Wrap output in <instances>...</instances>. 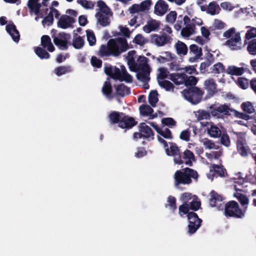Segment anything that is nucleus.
Here are the masks:
<instances>
[{"mask_svg":"<svg viewBox=\"0 0 256 256\" xmlns=\"http://www.w3.org/2000/svg\"><path fill=\"white\" fill-rule=\"evenodd\" d=\"M196 115L197 118V120L198 121L204 120H209L210 118L209 112L204 110H198Z\"/></svg>","mask_w":256,"mask_h":256,"instance_id":"46","label":"nucleus"},{"mask_svg":"<svg viewBox=\"0 0 256 256\" xmlns=\"http://www.w3.org/2000/svg\"><path fill=\"white\" fill-rule=\"evenodd\" d=\"M72 69L70 66H58L54 70V74L58 76H60L66 73L70 72Z\"/></svg>","mask_w":256,"mask_h":256,"instance_id":"36","label":"nucleus"},{"mask_svg":"<svg viewBox=\"0 0 256 256\" xmlns=\"http://www.w3.org/2000/svg\"><path fill=\"white\" fill-rule=\"evenodd\" d=\"M177 13L176 11L170 12L166 17V20L167 22L173 24L176 20Z\"/></svg>","mask_w":256,"mask_h":256,"instance_id":"51","label":"nucleus"},{"mask_svg":"<svg viewBox=\"0 0 256 256\" xmlns=\"http://www.w3.org/2000/svg\"><path fill=\"white\" fill-rule=\"evenodd\" d=\"M158 134L166 139H172L173 138L171 131L168 128H164V130L161 129Z\"/></svg>","mask_w":256,"mask_h":256,"instance_id":"58","label":"nucleus"},{"mask_svg":"<svg viewBox=\"0 0 256 256\" xmlns=\"http://www.w3.org/2000/svg\"><path fill=\"white\" fill-rule=\"evenodd\" d=\"M76 38H74L72 45L75 48L80 49L84 45V40L80 36H78L77 34H76Z\"/></svg>","mask_w":256,"mask_h":256,"instance_id":"40","label":"nucleus"},{"mask_svg":"<svg viewBox=\"0 0 256 256\" xmlns=\"http://www.w3.org/2000/svg\"><path fill=\"white\" fill-rule=\"evenodd\" d=\"M151 72L149 66H145L144 68H140L136 72V78L143 82L148 83L150 80V74Z\"/></svg>","mask_w":256,"mask_h":256,"instance_id":"13","label":"nucleus"},{"mask_svg":"<svg viewBox=\"0 0 256 256\" xmlns=\"http://www.w3.org/2000/svg\"><path fill=\"white\" fill-rule=\"evenodd\" d=\"M128 48V44L125 38L119 37L111 38L106 44L100 46L96 54L100 58L118 56L122 52L126 51Z\"/></svg>","mask_w":256,"mask_h":256,"instance_id":"1","label":"nucleus"},{"mask_svg":"<svg viewBox=\"0 0 256 256\" xmlns=\"http://www.w3.org/2000/svg\"><path fill=\"white\" fill-rule=\"evenodd\" d=\"M201 124L204 126H206L208 125L210 127H208L207 131L208 134L212 138H219L222 135V131L217 126L212 123H209L208 122H201Z\"/></svg>","mask_w":256,"mask_h":256,"instance_id":"17","label":"nucleus"},{"mask_svg":"<svg viewBox=\"0 0 256 256\" xmlns=\"http://www.w3.org/2000/svg\"><path fill=\"white\" fill-rule=\"evenodd\" d=\"M34 51L36 54L41 59H48L50 58V54L41 47H36Z\"/></svg>","mask_w":256,"mask_h":256,"instance_id":"39","label":"nucleus"},{"mask_svg":"<svg viewBox=\"0 0 256 256\" xmlns=\"http://www.w3.org/2000/svg\"><path fill=\"white\" fill-rule=\"evenodd\" d=\"M105 74L114 80L124 81L120 70L118 67L112 66H106L104 68Z\"/></svg>","mask_w":256,"mask_h":256,"instance_id":"12","label":"nucleus"},{"mask_svg":"<svg viewBox=\"0 0 256 256\" xmlns=\"http://www.w3.org/2000/svg\"><path fill=\"white\" fill-rule=\"evenodd\" d=\"M172 40V38L164 32H160V34H152L150 36L151 42L158 46L171 44Z\"/></svg>","mask_w":256,"mask_h":256,"instance_id":"7","label":"nucleus"},{"mask_svg":"<svg viewBox=\"0 0 256 256\" xmlns=\"http://www.w3.org/2000/svg\"><path fill=\"white\" fill-rule=\"evenodd\" d=\"M204 88L207 90L208 96L211 97L216 92V84L213 78H210L204 81Z\"/></svg>","mask_w":256,"mask_h":256,"instance_id":"20","label":"nucleus"},{"mask_svg":"<svg viewBox=\"0 0 256 256\" xmlns=\"http://www.w3.org/2000/svg\"><path fill=\"white\" fill-rule=\"evenodd\" d=\"M210 198L209 200V203L211 206L214 207L216 206V204L222 201V197L218 194L214 190H212L210 192Z\"/></svg>","mask_w":256,"mask_h":256,"instance_id":"30","label":"nucleus"},{"mask_svg":"<svg viewBox=\"0 0 256 256\" xmlns=\"http://www.w3.org/2000/svg\"><path fill=\"white\" fill-rule=\"evenodd\" d=\"M70 35L64 32L58 34V36L54 38V44L61 50H66L68 48V40Z\"/></svg>","mask_w":256,"mask_h":256,"instance_id":"9","label":"nucleus"},{"mask_svg":"<svg viewBox=\"0 0 256 256\" xmlns=\"http://www.w3.org/2000/svg\"><path fill=\"white\" fill-rule=\"evenodd\" d=\"M159 86L166 91H173L174 88V85L168 80H158Z\"/></svg>","mask_w":256,"mask_h":256,"instance_id":"38","label":"nucleus"},{"mask_svg":"<svg viewBox=\"0 0 256 256\" xmlns=\"http://www.w3.org/2000/svg\"><path fill=\"white\" fill-rule=\"evenodd\" d=\"M241 108L246 113L251 114L255 112V109L252 104L250 102H242L241 104Z\"/></svg>","mask_w":256,"mask_h":256,"instance_id":"42","label":"nucleus"},{"mask_svg":"<svg viewBox=\"0 0 256 256\" xmlns=\"http://www.w3.org/2000/svg\"><path fill=\"white\" fill-rule=\"evenodd\" d=\"M167 202L165 206L166 208L168 207L173 212L176 210V198L174 196H170L168 198Z\"/></svg>","mask_w":256,"mask_h":256,"instance_id":"45","label":"nucleus"},{"mask_svg":"<svg viewBox=\"0 0 256 256\" xmlns=\"http://www.w3.org/2000/svg\"><path fill=\"white\" fill-rule=\"evenodd\" d=\"M220 142L222 144L226 146H228L230 145L229 136L227 134H222L220 136Z\"/></svg>","mask_w":256,"mask_h":256,"instance_id":"60","label":"nucleus"},{"mask_svg":"<svg viewBox=\"0 0 256 256\" xmlns=\"http://www.w3.org/2000/svg\"><path fill=\"white\" fill-rule=\"evenodd\" d=\"M102 60L96 56H92L90 59V64L94 68H100L102 66Z\"/></svg>","mask_w":256,"mask_h":256,"instance_id":"53","label":"nucleus"},{"mask_svg":"<svg viewBox=\"0 0 256 256\" xmlns=\"http://www.w3.org/2000/svg\"><path fill=\"white\" fill-rule=\"evenodd\" d=\"M41 46L46 48L50 52H53L55 48L51 42L50 37L48 35H44L41 38Z\"/></svg>","mask_w":256,"mask_h":256,"instance_id":"26","label":"nucleus"},{"mask_svg":"<svg viewBox=\"0 0 256 256\" xmlns=\"http://www.w3.org/2000/svg\"><path fill=\"white\" fill-rule=\"evenodd\" d=\"M190 53L191 54L194 55V56L190 57L189 58L190 62H196L202 55V49L195 44H192L190 46Z\"/></svg>","mask_w":256,"mask_h":256,"instance_id":"19","label":"nucleus"},{"mask_svg":"<svg viewBox=\"0 0 256 256\" xmlns=\"http://www.w3.org/2000/svg\"><path fill=\"white\" fill-rule=\"evenodd\" d=\"M170 147L166 148V152L168 156L174 157V162L175 164H182L184 161L182 160V152L179 147L174 142H170Z\"/></svg>","mask_w":256,"mask_h":256,"instance_id":"6","label":"nucleus"},{"mask_svg":"<svg viewBox=\"0 0 256 256\" xmlns=\"http://www.w3.org/2000/svg\"><path fill=\"white\" fill-rule=\"evenodd\" d=\"M244 72V68H238L235 66H230L226 68V73L232 76H241Z\"/></svg>","mask_w":256,"mask_h":256,"instance_id":"32","label":"nucleus"},{"mask_svg":"<svg viewBox=\"0 0 256 256\" xmlns=\"http://www.w3.org/2000/svg\"><path fill=\"white\" fill-rule=\"evenodd\" d=\"M201 206L200 202H195L192 200L190 202V204L183 203L178 208V213L180 216H182L184 214L188 215V213H190V210H192L194 211H197L200 209Z\"/></svg>","mask_w":256,"mask_h":256,"instance_id":"10","label":"nucleus"},{"mask_svg":"<svg viewBox=\"0 0 256 256\" xmlns=\"http://www.w3.org/2000/svg\"><path fill=\"white\" fill-rule=\"evenodd\" d=\"M112 14H104L102 13H96V17L100 24L102 26H106L110 24V16Z\"/></svg>","mask_w":256,"mask_h":256,"instance_id":"27","label":"nucleus"},{"mask_svg":"<svg viewBox=\"0 0 256 256\" xmlns=\"http://www.w3.org/2000/svg\"><path fill=\"white\" fill-rule=\"evenodd\" d=\"M254 37H256V28H252L247 31L246 34V38L250 40Z\"/></svg>","mask_w":256,"mask_h":256,"instance_id":"64","label":"nucleus"},{"mask_svg":"<svg viewBox=\"0 0 256 256\" xmlns=\"http://www.w3.org/2000/svg\"><path fill=\"white\" fill-rule=\"evenodd\" d=\"M6 30L12 36L14 42H18L19 41L20 34L16 28V26L13 23L8 24L6 26Z\"/></svg>","mask_w":256,"mask_h":256,"instance_id":"23","label":"nucleus"},{"mask_svg":"<svg viewBox=\"0 0 256 256\" xmlns=\"http://www.w3.org/2000/svg\"><path fill=\"white\" fill-rule=\"evenodd\" d=\"M152 4V2L151 0H145L142 2L140 4L141 12H144L146 10H148Z\"/></svg>","mask_w":256,"mask_h":256,"instance_id":"59","label":"nucleus"},{"mask_svg":"<svg viewBox=\"0 0 256 256\" xmlns=\"http://www.w3.org/2000/svg\"><path fill=\"white\" fill-rule=\"evenodd\" d=\"M186 79L184 84L186 86H193L196 85L198 82L196 78L194 76H188L186 75Z\"/></svg>","mask_w":256,"mask_h":256,"instance_id":"56","label":"nucleus"},{"mask_svg":"<svg viewBox=\"0 0 256 256\" xmlns=\"http://www.w3.org/2000/svg\"><path fill=\"white\" fill-rule=\"evenodd\" d=\"M102 92V94L108 98L113 97L112 94V88L109 78H107L106 80L104 82Z\"/></svg>","mask_w":256,"mask_h":256,"instance_id":"29","label":"nucleus"},{"mask_svg":"<svg viewBox=\"0 0 256 256\" xmlns=\"http://www.w3.org/2000/svg\"><path fill=\"white\" fill-rule=\"evenodd\" d=\"M158 93L156 90H152L150 92L148 96V102L153 107L156 106V104L158 100Z\"/></svg>","mask_w":256,"mask_h":256,"instance_id":"43","label":"nucleus"},{"mask_svg":"<svg viewBox=\"0 0 256 256\" xmlns=\"http://www.w3.org/2000/svg\"><path fill=\"white\" fill-rule=\"evenodd\" d=\"M246 208L247 207H246L242 210L236 202L230 200L225 204L224 214L226 217L242 218L244 216Z\"/></svg>","mask_w":256,"mask_h":256,"instance_id":"3","label":"nucleus"},{"mask_svg":"<svg viewBox=\"0 0 256 256\" xmlns=\"http://www.w3.org/2000/svg\"><path fill=\"white\" fill-rule=\"evenodd\" d=\"M138 122L135 120V118L128 115H126L124 114V116L122 117V119L120 122L119 127L122 128L127 130H130L134 126L138 124Z\"/></svg>","mask_w":256,"mask_h":256,"instance_id":"11","label":"nucleus"},{"mask_svg":"<svg viewBox=\"0 0 256 256\" xmlns=\"http://www.w3.org/2000/svg\"><path fill=\"white\" fill-rule=\"evenodd\" d=\"M234 196L238 199L242 206L248 205V198L242 193H236L234 194Z\"/></svg>","mask_w":256,"mask_h":256,"instance_id":"47","label":"nucleus"},{"mask_svg":"<svg viewBox=\"0 0 256 256\" xmlns=\"http://www.w3.org/2000/svg\"><path fill=\"white\" fill-rule=\"evenodd\" d=\"M220 10V8L216 2L213 1L208 6L207 14L212 16L218 14Z\"/></svg>","mask_w":256,"mask_h":256,"instance_id":"34","label":"nucleus"},{"mask_svg":"<svg viewBox=\"0 0 256 256\" xmlns=\"http://www.w3.org/2000/svg\"><path fill=\"white\" fill-rule=\"evenodd\" d=\"M182 160L184 163L190 166L193 165V162H195L196 159L194 153L190 150L186 149L183 153H182Z\"/></svg>","mask_w":256,"mask_h":256,"instance_id":"21","label":"nucleus"},{"mask_svg":"<svg viewBox=\"0 0 256 256\" xmlns=\"http://www.w3.org/2000/svg\"><path fill=\"white\" fill-rule=\"evenodd\" d=\"M187 217L188 219V222L190 221H192L193 222H198L199 220H202V219L199 218L198 214L193 212H191L190 213H188Z\"/></svg>","mask_w":256,"mask_h":256,"instance_id":"61","label":"nucleus"},{"mask_svg":"<svg viewBox=\"0 0 256 256\" xmlns=\"http://www.w3.org/2000/svg\"><path fill=\"white\" fill-rule=\"evenodd\" d=\"M116 89V95L124 97L130 94V88L124 84L114 86Z\"/></svg>","mask_w":256,"mask_h":256,"instance_id":"24","label":"nucleus"},{"mask_svg":"<svg viewBox=\"0 0 256 256\" xmlns=\"http://www.w3.org/2000/svg\"><path fill=\"white\" fill-rule=\"evenodd\" d=\"M210 108L212 115L218 118H220V115L229 116L230 114V112L234 111V110L230 108L228 104H226L218 106H211Z\"/></svg>","mask_w":256,"mask_h":256,"instance_id":"8","label":"nucleus"},{"mask_svg":"<svg viewBox=\"0 0 256 256\" xmlns=\"http://www.w3.org/2000/svg\"><path fill=\"white\" fill-rule=\"evenodd\" d=\"M160 22L155 20L150 19L148 20L147 24L145 25L142 29L146 33H150L151 32L155 31L159 28Z\"/></svg>","mask_w":256,"mask_h":256,"instance_id":"22","label":"nucleus"},{"mask_svg":"<svg viewBox=\"0 0 256 256\" xmlns=\"http://www.w3.org/2000/svg\"><path fill=\"white\" fill-rule=\"evenodd\" d=\"M128 59V64L130 66V68L131 70L134 72H137L138 70L140 68V66L135 62V59L134 58H130Z\"/></svg>","mask_w":256,"mask_h":256,"instance_id":"52","label":"nucleus"},{"mask_svg":"<svg viewBox=\"0 0 256 256\" xmlns=\"http://www.w3.org/2000/svg\"><path fill=\"white\" fill-rule=\"evenodd\" d=\"M28 6L31 12L34 13L36 15H38L42 7V4L36 2L35 3H28Z\"/></svg>","mask_w":256,"mask_h":256,"instance_id":"44","label":"nucleus"},{"mask_svg":"<svg viewBox=\"0 0 256 256\" xmlns=\"http://www.w3.org/2000/svg\"><path fill=\"white\" fill-rule=\"evenodd\" d=\"M120 72H122L123 80L124 81L127 82H132V76L127 72L124 66H121V70Z\"/></svg>","mask_w":256,"mask_h":256,"instance_id":"50","label":"nucleus"},{"mask_svg":"<svg viewBox=\"0 0 256 256\" xmlns=\"http://www.w3.org/2000/svg\"><path fill=\"white\" fill-rule=\"evenodd\" d=\"M97 4L99 7L100 10V11L97 13H102L104 14H112V12L110 10V9L108 6H107L104 1L99 0L97 2Z\"/></svg>","mask_w":256,"mask_h":256,"instance_id":"35","label":"nucleus"},{"mask_svg":"<svg viewBox=\"0 0 256 256\" xmlns=\"http://www.w3.org/2000/svg\"><path fill=\"white\" fill-rule=\"evenodd\" d=\"M212 168L214 169L215 172L218 174L220 176H224L226 169L224 168L222 166L214 164L212 166Z\"/></svg>","mask_w":256,"mask_h":256,"instance_id":"62","label":"nucleus"},{"mask_svg":"<svg viewBox=\"0 0 256 256\" xmlns=\"http://www.w3.org/2000/svg\"><path fill=\"white\" fill-rule=\"evenodd\" d=\"M176 84H184L186 74H171L168 78Z\"/></svg>","mask_w":256,"mask_h":256,"instance_id":"25","label":"nucleus"},{"mask_svg":"<svg viewBox=\"0 0 256 256\" xmlns=\"http://www.w3.org/2000/svg\"><path fill=\"white\" fill-rule=\"evenodd\" d=\"M174 47L178 55L185 56L187 54L188 48L186 45L183 42L178 40Z\"/></svg>","mask_w":256,"mask_h":256,"instance_id":"33","label":"nucleus"},{"mask_svg":"<svg viewBox=\"0 0 256 256\" xmlns=\"http://www.w3.org/2000/svg\"><path fill=\"white\" fill-rule=\"evenodd\" d=\"M180 200L183 203L190 204V202H200L198 200V197L196 195H192V193L186 192L182 193L180 196Z\"/></svg>","mask_w":256,"mask_h":256,"instance_id":"28","label":"nucleus"},{"mask_svg":"<svg viewBox=\"0 0 256 256\" xmlns=\"http://www.w3.org/2000/svg\"><path fill=\"white\" fill-rule=\"evenodd\" d=\"M202 220H199L198 222H189L188 228V232L193 234L199 228L202 224Z\"/></svg>","mask_w":256,"mask_h":256,"instance_id":"41","label":"nucleus"},{"mask_svg":"<svg viewBox=\"0 0 256 256\" xmlns=\"http://www.w3.org/2000/svg\"><path fill=\"white\" fill-rule=\"evenodd\" d=\"M74 22L75 20L73 18L64 14L60 17L58 22V26L62 28L66 29L70 27Z\"/></svg>","mask_w":256,"mask_h":256,"instance_id":"18","label":"nucleus"},{"mask_svg":"<svg viewBox=\"0 0 256 256\" xmlns=\"http://www.w3.org/2000/svg\"><path fill=\"white\" fill-rule=\"evenodd\" d=\"M168 10V5L164 0H158L155 4L154 12L158 16H164Z\"/></svg>","mask_w":256,"mask_h":256,"instance_id":"15","label":"nucleus"},{"mask_svg":"<svg viewBox=\"0 0 256 256\" xmlns=\"http://www.w3.org/2000/svg\"><path fill=\"white\" fill-rule=\"evenodd\" d=\"M204 92L196 86H190L182 92L184 98L193 104H198L202 99Z\"/></svg>","mask_w":256,"mask_h":256,"instance_id":"4","label":"nucleus"},{"mask_svg":"<svg viewBox=\"0 0 256 256\" xmlns=\"http://www.w3.org/2000/svg\"><path fill=\"white\" fill-rule=\"evenodd\" d=\"M226 69L225 68L224 65L220 62L214 64L211 68V72L215 74H220V73L226 72Z\"/></svg>","mask_w":256,"mask_h":256,"instance_id":"37","label":"nucleus"},{"mask_svg":"<svg viewBox=\"0 0 256 256\" xmlns=\"http://www.w3.org/2000/svg\"><path fill=\"white\" fill-rule=\"evenodd\" d=\"M124 112H120L116 111H113L110 113L108 116L110 121L111 124H118L120 125V122L122 119V117L124 115Z\"/></svg>","mask_w":256,"mask_h":256,"instance_id":"31","label":"nucleus"},{"mask_svg":"<svg viewBox=\"0 0 256 256\" xmlns=\"http://www.w3.org/2000/svg\"><path fill=\"white\" fill-rule=\"evenodd\" d=\"M190 131L189 129L182 130L180 134V139L186 142L190 141Z\"/></svg>","mask_w":256,"mask_h":256,"instance_id":"55","label":"nucleus"},{"mask_svg":"<svg viewBox=\"0 0 256 256\" xmlns=\"http://www.w3.org/2000/svg\"><path fill=\"white\" fill-rule=\"evenodd\" d=\"M241 38L240 33H236L234 38L228 40L225 45L228 46L232 50H239L241 48Z\"/></svg>","mask_w":256,"mask_h":256,"instance_id":"14","label":"nucleus"},{"mask_svg":"<svg viewBox=\"0 0 256 256\" xmlns=\"http://www.w3.org/2000/svg\"><path fill=\"white\" fill-rule=\"evenodd\" d=\"M244 144L237 145V150L239 154L242 156H246L248 154V149L246 148Z\"/></svg>","mask_w":256,"mask_h":256,"instance_id":"63","label":"nucleus"},{"mask_svg":"<svg viewBox=\"0 0 256 256\" xmlns=\"http://www.w3.org/2000/svg\"><path fill=\"white\" fill-rule=\"evenodd\" d=\"M162 122L164 125L171 128L176 125V122L172 118H163L162 120Z\"/></svg>","mask_w":256,"mask_h":256,"instance_id":"57","label":"nucleus"},{"mask_svg":"<svg viewBox=\"0 0 256 256\" xmlns=\"http://www.w3.org/2000/svg\"><path fill=\"white\" fill-rule=\"evenodd\" d=\"M138 132L133 134V139L138 140V139L143 138L148 140L154 139V132L152 129L145 122H140L138 125Z\"/></svg>","mask_w":256,"mask_h":256,"instance_id":"5","label":"nucleus"},{"mask_svg":"<svg viewBox=\"0 0 256 256\" xmlns=\"http://www.w3.org/2000/svg\"><path fill=\"white\" fill-rule=\"evenodd\" d=\"M87 40L90 46H92L96 44V38L94 32L90 30H86Z\"/></svg>","mask_w":256,"mask_h":256,"instance_id":"49","label":"nucleus"},{"mask_svg":"<svg viewBox=\"0 0 256 256\" xmlns=\"http://www.w3.org/2000/svg\"><path fill=\"white\" fill-rule=\"evenodd\" d=\"M247 50L250 54H256V39H253L249 42Z\"/></svg>","mask_w":256,"mask_h":256,"instance_id":"48","label":"nucleus"},{"mask_svg":"<svg viewBox=\"0 0 256 256\" xmlns=\"http://www.w3.org/2000/svg\"><path fill=\"white\" fill-rule=\"evenodd\" d=\"M140 115L142 116H148L149 119H153L158 116L157 113L153 114L154 110L148 104H143L140 106Z\"/></svg>","mask_w":256,"mask_h":256,"instance_id":"16","label":"nucleus"},{"mask_svg":"<svg viewBox=\"0 0 256 256\" xmlns=\"http://www.w3.org/2000/svg\"><path fill=\"white\" fill-rule=\"evenodd\" d=\"M198 176L196 170L189 168H186L182 170H178L174 175L175 185L189 184L192 182V178L197 180Z\"/></svg>","mask_w":256,"mask_h":256,"instance_id":"2","label":"nucleus"},{"mask_svg":"<svg viewBox=\"0 0 256 256\" xmlns=\"http://www.w3.org/2000/svg\"><path fill=\"white\" fill-rule=\"evenodd\" d=\"M77 2L80 4L86 9H92L94 6V4L91 1L86 0H77Z\"/></svg>","mask_w":256,"mask_h":256,"instance_id":"54","label":"nucleus"}]
</instances>
